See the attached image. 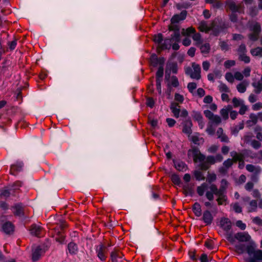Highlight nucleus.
<instances>
[{
	"label": "nucleus",
	"mask_w": 262,
	"mask_h": 262,
	"mask_svg": "<svg viewBox=\"0 0 262 262\" xmlns=\"http://www.w3.org/2000/svg\"><path fill=\"white\" fill-rule=\"evenodd\" d=\"M30 231L31 234L38 236L41 234L42 229L40 226L33 225L31 226Z\"/></svg>",
	"instance_id": "13"
},
{
	"label": "nucleus",
	"mask_w": 262,
	"mask_h": 262,
	"mask_svg": "<svg viewBox=\"0 0 262 262\" xmlns=\"http://www.w3.org/2000/svg\"><path fill=\"white\" fill-rule=\"evenodd\" d=\"M68 250L70 254L75 255L78 252V248L75 243L71 242L68 245Z\"/></svg>",
	"instance_id": "17"
},
{
	"label": "nucleus",
	"mask_w": 262,
	"mask_h": 262,
	"mask_svg": "<svg viewBox=\"0 0 262 262\" xmlns=\"http://www.w3.org/2000/svg\"><path fill=\"white\" fill-rule=\"evenodd\" d=\"M195 32V30L194 28L190 27L187 29H182L181 34L182 35L185 36H190L191 34H193Z\"/></svg>",
	"instance_id": "28"
},
{
	"label": "nucleus",
	"mask_w": 262,
	"mask_h": 262,
	"mask_svg": "<svg viewBox=\"0 0 262 262\" xmlns=\"http://www.w3.org/2000/svg\"><path fill=\"white\" fill-rule=\"evenodd\" d=\"M252 257L249 258L247 262H257L256 260H262V251L260 250H257L252 255Z\"/></svg>",
	"instance_id": "12"
},
{
	"label": "nucleus",
	"mask_w": 262,
	"mask_h": 262,
	"mask_svg": "<svg viewBox=\"0 0 262 262\" xmlns=\"http://www.w3.org/2000/svg\"><path fill=\"white\" fill-rule=\"evenodd\" d=\"M234 237L241 242H247L250 238V235L245 232L237 233L235 235Z\"/></svg>",
	"instance_id": "14"
},
{
	"label": "nucleus",
	"mask_w": 262,
	"mask_h": 262,
	"mask_svg": "<svg viewBox=\"0 0 262 262\" xmlns=\"http://www.w3.org/2000/svg\"><path fill=\"white\" fill-rule=\"evenodd\" d=\"M253 86L255 88V92L256 94H259L262 91V83L261 82H258L256 83H253Z\"/></svg>",
	"instance_id": "44"
},
{
	"label": "nucleus",
	"mask_w": 262,
	"mask_h": 262,
	"mask_svg": "<svg viewBox=\"0 0 262 262\" xmlns=\"http://www.w3.org/2000/svg\"><path fill=\"white\" fill-rule=\"evenodd\" d=\"M170 82L171 85L174 88H177L179 85L178 79L175 76H173L171 77Z\"/></svg>",
	"instance_id": "53"
},
{
	"label": "nucleus",
	"mask_w": 262,
	"mask_h": 262,
	"mask_svg": "<svg viewBox=\"0 0 262 262\" xmlns=\"http://www.w3.org/2000/svg\"><path fill=\"white\" fill-rule=\"evenodd\" d=\"M230 155L232 157L233 162L235 163L237 161L241 162L244 159V155L241 153H238L235 151L230 152Z\"/></svg>",
	"instance_id": "19"
},
{
	"label": "nucleus",
	"mask_w": 262,
	"mask_h": 262,
	"mask_svg": "<svg viewBox=\"0 0 262 262\" xmlns=\"http://www.w3.org/2000/svg\"><path fill=\"white\" fill-rule=\"evenodd\" d=\"M171 42L172 41L169 38L165 39L163 42L159 46V51L158 52H160L161 50L170 49Z\"/></svg>",
	"instance_id": "21"
},
{
	"label": "nucleus",
	"mask_w": 262,
	"mask_h": 262,
	"mask_svg": "<svg viewBox=\"0 0 262 262\" xmlns=\"http://www.w3.org/2000/svg\"><path fill=\"white\" fill-rule=\"evenodd\" d=\"M184 193L186 195H192L193 191L192 188L188 185L184 186L183 187Z\"/></svg>",
	"instance_id": "50"
},
{
	"label": "nucleus",
	"mask_w": 262,
	"mask_h": 262,
	"mask_svg": "<svg viewBox=\"0 0 262 262\" xmlns=\"http://www.w3.org/2000/svg\"><path fill=\"white\" fill-rule=\"evenodd\" d=\"M148 123L154 129L157 128L158 123V120L154 119L151 116L148 117Z\"/></svg>",
	"instance_id": "41"
},
{
	"label": "nucleus",
	"mask_w": 262,
	"mask_h": 262,
	"mask_svg": "<svg viewBox=\"0 0 262 262\" xmlns=\"http://www.w3.org/2000/svg\"><path fill=\"white\" fill-rule=\"evenodd\" d=\"M232 108V107L231 105L225 106L221 110L220 114L221 115H228L230 113V115H232L231 112Z\"/></svg>",
	"instance_id": "38"
},
{
	"label": "nucleus",
	"mask_w": 262,
	"mask_h": 262,
	"mask_svg": "<svg viewBox=\"0 0 262 262\" xmlns=\"http://www.w3.org/2000/svg\"><path fill=\"white\" fill-rule=\"evenodd\" d=\"M251 53L253 56H262V48L260 47H257L255 49H253L251 50Z\"/></svg>",
	"instance_id": "36"
},
{
	"label": "nucleus",
	"mask_w": 262,
	"mask_h": 262,
	"mask_svg": "<svg viewBox=\"0 0 262 262\" xmlns=\"http://www.w3.org/2000/svg\"><path fill=\"white\" fill-rule=\"evenodd\" d=\"M220 226L224 231L228 232L231 228V222L229 219L223 217L220 220Z\"/></svg>",
	"instance_id": "8"
},
{
	"label": "nucleus",
	"mask_w": 262,
	"mask_h": 262,
	"mask_svg": "<svg viewBox=\"0 0 262 262\" xmlns=\"http://www.w3.org/2000/svg\"><path fill=\"white\" fill-rule=\"evenodd\" d=\"M215 163V159L213 156H208L206 159L205 161L200 165V167L202 170H207L209 167L210 165L213 164Z\"/></svg>",
	"instance_id": "9"
},
{
	"label": "nucleus",
	"mask_w": 262,
	"mask_h": 262,
	"mask_svg": "<svg viewBox=\"0 0 262 262\" xmlns=\"http://www.w3.org/2000/svg\"><path fill=\"white\" fill-rule=\"evenodd\" d=\"M163 35L161 33H159L154 36V41L156 43L158 44L157 50L159 51V47L162 44L163 41Z\"/></svg>",
	"instance_id": "32"
},
{
	"label": "nucleus",
	"mask_w": 262,
	"mask_h": 262,
	"mask_svg": "<svg viewBox=\"0 0 262 262\" xmlns=\"http://www.w3.org/2000/svg\"><path fill=\"white\" fill-rule=\"evenodd\" d=\"M231 206L236 213H241L242 211V207L237 203L232 204Z\"/></svg>",
	"instance_id": "57"
},
{
	"label": "nucleus",
	"mask_w": 262,
	"mask_h": 262,
	"mask_svg": "<svg viewBox=\"0 0 262 262\" xmlns=\"http://www.w3.org/2000/svg\"><path fill=\"white\" fill-rule=\"evenodd\" d=\"M235 64V61L233 60H228L224 62V66L227 69H229Z\"/></svg>",
	"instance_id": "56"
},
{
	"label": "nucleus",
	"mask_w": 262,
	"mask_h": 262,
	"mask_svg": "<svg viewBox=\"0 0 262 262\" xmlns=\"http://www.w3.org/2000/svg\"><path fill=\"white\" fill-rule=\"evenodd\" d=\"M187 12L186 10L182 11L180 14L174 15L171 18V23L178 24L179 21L184 20L187 16Z\"/></svg>",
	"instance_id": "10"
},
{
	"label": "nucleus",
	"mask_w": 262,
	"mask_h": 262,
	"mask_svg": "<svg viewBox=\"0 0 262 262\" xmlns=\"http://www.w3.org/2000/svg\"><path fill=\"white\" fill-rule=\"evenodd\" d=\"M233 163L234 162L233 161V160L231 159H228L224 161V162L223 163V165L226 169H228L232 165Z\"/></svg>",
	"instance_id": "59"
},
{
	"label": "nucleus",
	"mask_w": 262,
	"mask_h": 262,
	"mask_svg": "<svg viewBox=\"0 0 262 262\" xmlns=\"http://www.w3.org/2000/svg\"><path fill=\"white\" fill-rule=\"evenodd\" d=\"M175 168L179 171H185L186 169V164L182 161H176L174 162Z\"/></svg>",
	"instance_id": "31"
},
{
	"label": "nucleus",
	"mask_w": 262,
	"mask_h": 262,
	"mask_svg": "<svg viewBox=\"0 0 262 262\" xmlns=\"http://www.w3.org/2000/svg\"><path fill=\"white\" fill-rule=\"evenodd\" d=\"M174 100L176 101L181 103L184 101V97L183 95H182L179 93H176L174 94Z\"/></svg>",
	"instance_id": "64"
},
{
	"label": "nucleus",
	"mask_w": 262,
	"mask_h": 262,
	"mask_svg": "<svg viewBox=\"0 0 262 262\" xmlns=\"http://www.w3.org/2000/svg\"><path fill=\"white\" fill-rule=\"evenodd\" d=\"M194 175L196 180L201 181L205 179V177H204L202 172L199 170L195 171Z\"/></svg>",
	"instance_id": "48"
},
{
	"label": "nucleus",
	"mask_w": 262,
	"mask_h": 262,
	"mask_svg": "<svg viewBox=\"0 0 262 262\" xmlns=\"http://www.w3.org/2000/svg\"><path fill=\"white\" fill-rule=\"evenodd\" d=\"M192 210L196 216H200L202 215L201 207L199 203L196 202L193 204Z\"/></svg>",
	"instance_id": "25"
},
{
	"label": "nucleus",
	"mask_w": 262,
	"mask_h": 262,
	"mask_svg": "<svg viewBox=\"0 0 262 262\" xmlns=\"http://www.w3.org/2000/svg\"><path fill=\"white\" fill-rule=\"evenodd\" d=\"M216 201L219 205H226L228 203L227 197L226 195L220 196L217 198Z\"/></svg>",
	"instance_id": "35"
},
{
	"label": "nucleus",
	"mask_w": 262,
	"mask_h": 262,
	"mask_svg": "<svg viewBox=\"0 0 262 262\" xmlns=\"http://www.w3.org/2000/svg\"><path fill=\"white\" fill-rule=\"evenodd\" d=\"M205 246L209 250H213L214 248L213 242L211 240H207L205 242Z\"/></svg>",
	"instance_id": "62"
},
{
	"label": "nucleus",
	"mask_w": 262,
	"mask_h": 262,
	"mask_svg": "<svg viewBox=\"0 0 262 262\" xmlns=\"http://www.w3.org/2000/svg\"><path fill=\"white\" fill-rule=\"evenodd\" d=\"M46 249L41 246H38L32 251V259L33 261L38 260L40 258L45 254Z\"/></svg>",
	"instance_id": "3"
},
{
	"label": "nucleus",
	"mask_w": 262,
	"mask_h": 262,
	"mask_svg": "<svg viewBox=\"0 0 262 262\" xmlns=\"http://www.w3.org/2000/svg\"><path fill=\"white\" fill-rule=\"evenodd\" d=\"M196 84L195 82H189L187 85V88L190 93H192L196 88Z\"/></svg>",
	"instance_id": "63"
},
{
	"label": "nucleus",
	"mask_w": 262,
	"mask_h": 262,
	"mask_svg": "<svg viewBox=\"0 0 262 262\" xmlns=\"http://www.w3.org/2000/svg\"><path fill=\"white\" fill-rule=\"evenodd\" d=\"M216 135L217 136L218 138L220 139L222 142H228V138L227 137V136L223 134V130L222 128H220L218 129L216 132Z\"/></svg>",
	"instance_id": "27"
},
{
	"label": "nucleus",
	"mask_w": 262,
	"mask_h": 262,
	"mask_svg": "<svg viewBox=\"0 0 262 262\" xmlns=\"http://www.w3.org/2000/svg\"><path fill=\"white\" fill-rule=\"evenodd\" d=\"M208 189V185L206 183H203L201 185L198 186L196 189L198 194L200 196L204 195L205 192Z\"/></svg>",
	"instance_id": "22"
},
{
	"label": "nucleus",
	"mask_w": 262,
	"mask_h": 262,
	"mask_svg": "<svg viewBox=\"0 0 262 262\" xmlns=\"http://www.w3.org/2000/svg\"><path fill=\"white\" fill-rule=\"evenodd\" d=\"M198 29L201 32H208L212 29L211 27L208 26L205 21H202L200 23Z\"/></svg>",
	"instance_id": "26"
},
{
	"label": "nucleus",
	"mask_w": 262,
	"mask_h": 262,
	"mask_svg": "<svg viewBox=\"0 0 262 262\" xmlns=\"http://www.w3.org/2000/svg\"><path fill=\"white\" fill-rule=\"evenodd\" d=\"M13 212L15 215L21 216L24 214L23 208L21 204H17L12 207Z\"/></svg>",
	"instance_id": "18"
},
{
	"label": "nucleus",
	"mask_w": 262,
	"mask_h": 262,
	"mask_svg": "<svg viewBox=\"0 0 262 262\" xmlns=\"http://www.w3.org/2000/svg\"><path fill=\"white\" fill-rule=\"evenodd\" d=\"M96 252L98 257L101 260L104 261L105 260L106 258L107 249L105 246L103 245H99L97 248Z\"/></svg>",
	"instance_id": "7"
},
{
	"label": "nucleus",
	"mask_w": 262,
	"mask_h": 262,
	"mask_svg": "<svg viewBox=\"0 0 262 262\" xmlns=\"http://www.w3.org/2000/svg\"><path fill=\"white\" fill-rule=\"evenodd\" d=\"M249 29L250 31L252 32V33L248 35V37L250 40L252 41L257 40L259 37V33L261 30L260 24L257 22L253 23L250 26Z\"/></svg>",
	"instance_id": "2"
},
{
	"label": "nucleus",
	"mask_w": 262,
	"mask_h": 262,
	"mask_svg": "<svg viewBox=\"0 0 262 262\" xmlns=\"http://www.w3.org/2000/svg\"><path fill=\"white\" fill-rule=\"evenodd\" d=\"M246 251L250 256H252L254 253L255 252V250L254 247L252 245H248L246 248Z\"/></svg>",
	"instance_id": "54"
},
{
	"label": "nucleus",
	"mask_w": 262,
	"mask_h": 262,
	"mask_svg": "<svg viewBox=\"0 0 262 262\" xmlns=\"http://www.w3.org/2000/svg\"><path fill=\"white\" fill-rule=\"evenodd\" d=\"M262 129L260 127H256L255 128V132L256 133V138L259 140L262 141Z\"/></svg>",
	"instance_id": "47"
},
{
	"label": "nucleus",
	"mask_w": 262,
	"mask_h": 262,
	"mask_svg": "<svg viewBox=\"0 0 262 262\" xmlns=\"http://www.w3.org/2000/svg\"><path fill=\"white\" fill-rule=\"evenodd\" d=\"M209 190L214 192V194H215L217 198H219L221 196L225 195L224 194V191L221 189H218L216 186L214 184H211L209 186Z\"/></svg>",
	"instance_id": "20"
},
{
	"label": "nucleus",
	"mask_w": 262,
	"mask_h": 262,
	"mask_svg": "<svg viewBox=\"0 0 262 262\" xmlns=\"http://www.w3.org/2000/svg\"><path fill=\"white\" fill-rule=\"evenodd\" d=\"M221 49L223 51H227L229 50V46L228 43L224 41H221L219 43Z\"/></svg>",
	"instance_id": "58"
},
{
	"label": "nucleus",
	"mask_w": 262,
	"mask_h": 262,
	"mask_svg": "<svg viewBox=\"0 0 262 262\" xmlns=\"http://www.w3.org/2000/svg\"><path fill=\"white\" fill-rule=\"evenodd\" d=\"M24 164L21 161H17L15 163L11 165L10 173L13 175H16L23 169Z\"/></svg>",
	"instance_id": "6"
},
{
	"label": "nucleus",
	"mask_w": 262,
	"mask_h": 262,
	"mask_svg": "<svg viewBox=\"0 0 262 262\" xmlns=\"http://www.w3.org/2000/svg\"><path fill=\"white\" fill-rule=\"evenodd\" d=\"M209 119L213 123L217 124L221 122V119L219 116H208Z\"/></svg>",
	"instance_id": "43"
},
{
	"label": "nucleus",
	"mask_w": 262,
	"mask_h": 262,
	"mask_svg": "<svg viewBox=\"0 0 262 262\" xmlns=\"http://www.w3.org/2000/svg\"><path fill=\"white\" fill-rule=\"evenodd\" d=\"M192 39L193 40L196 41V45L198 46H199L202 42L201 36L200 33L195 32L193 33L192 35Z\"/></svg>",
	"instance_id": "37"
},
{
	"label": "nucleus",
	"mask_w": 262,
	"mask_h": 262,
	"mask_svg": "<svg viewBox=\"0 0 262 262\" xmlns=\"http://www.w3.org/2000/svg\"><path fill=\"white\" fill-rule=\"evenodd\" d=\"M243 101L239 100L236 97L233 98L232 99V103L234 106L235 107L240 106L243 103Z\"/></svg>",
	"instance_id": "55"
},
{
	"label": "nucleus",
	"mask_w": 262,
	"mask_h": 262,
	"mask_svg": "<svg viewBox=\"0 0 262 262\" xmlns=\"http://www.w3.org/2000/svg\"><path fill=\"white\" fill-rule=\"evenodd\" d=\"M169 39L172 42H180L181 39L180 31L174 32L173 34L171 35V37Z\"/></svg>",
	"instance_id": "33"
},
{
	"label": "nucleus",
	"mask_w": 262,
	"mask_h": 262,
	"mask_svg": "<svg viewBox=\"0 0 262 262\" xmlns=\"http://www.w3.org/2000/svg\"><path fill=\"white\" fill-rule=\"evenodd\" d=\"M185 74L192 79L199 80L201 78L200 66L195 62L192 63V68L187 67L185 69Z\"/></svg>",
	"instance_id": "1"
},
{
	"label": "nucleus",
	"mask_w": 262,
	"mask_h": 262,
	"mask_svg": "<svg viewBox=\"0 0 262 262\" xmlns=\"http://www.w3.org/2000/svg\"><path fill=\"white\" fill-rule=\"evenodd\" d=\"M122 253L117 250H115L111 253V256L113 262H118L117 259L118 258H121L122 257Z\"/></svg>",
	"instance_id": "24"
},
{
	"label": "nucleus",
	"mask_w": 262,
	"mask_h": 262,
	"mask_svg": "<svg viewBox=\"0 0 262 262\" xmlns=\"http://www.w3.org/2000/svg\"><path fill=\"white\" fill-rule=\"evenodd\" d=\"M251 145L255 149H257L261 146V143L255 140H253L251 142Z\"/></svg>",
	"instance_id": "61"
},
{
	"label": "nucleus",
	"mask_w": 262,
	"mask_h": 262,
	"mask_svg": "<svg viewBox=\"0 0 262 262\" xmlns=\"http://www.w3.org/2000/svg\"><path fill=\"white\" fill-rule=\"evenodd\" d=\"M164 61V58H158L157 56L155 54L152 55L150 57L151 64L156 67L158 64H161Z\"/></svg>",
	"instance_id": "15"
},
{
	"label": "nucleus",
	"mask_w": 262,
	"mask_h": 262,
	"mask_svg": "<svg viewBox=\"0 0 262 262\" xmlns=\"http://www.w3.org/2000/svg\"><path fill=\"white\" fill-rule=\"evenodd\" d=\"M192 141L195 144L200 145L204 142L203 138L198 134L194 135L191 137Z\"/></svg>",
	"instance_id": "30"
},
{
	"label": "nucleus",
	"mask_w": 262,
	"mask_h": 262,
	"mask_svg": "<svg viewBox=\"0 0 262 262\" xmlns=\"http://www.w3.org/2000/svg\"><path fill=\"white\" fill-rule=\"evenodd\" d=\"M193 159L194 162H200V165L205 161V156L201 154L200 151L197 148H194L192 150Z\"/></svg>",
	"instance_id": "4"
},
{
	"label": "nucleus",
	"mask_w": 262,
	"mask_h": 262,
	"mask_svg": "<svg viewBox=\"0 0 262 262\" xmlns=\"http://www.w3.org/2000/svg\"><path fill=\"white\" fill-rule=\"evenodd\" d=\"M2 229L6 233L10 234L13 231L14 227L11 223L7 222L3 225Z\"/></svg>",
	"instance_id": "16"
},
{
	"label": "nucleus",
	"mask_w": 262,
	"mask_h": 262,
	"mask_svg": "<svg viewBox=\"0 0 262 262\" xmlns=\"http://www.w3.org/2000/svg\"><path fill=\"white\" fill-rule=\"evenodd\" d=\"M246 169L251 172H255L256 173H258L260 172L261 169L259 166H255L252 164H248L246 165Z\"/></svg>",
	"instance_id": "29"
},
{
	"label": "nucleus",
	"mask_w": 262,
	"mask_h": 262,
	"mask_svg": "<svg viewBox=\"0 0 262 262\" xmlns=\"http://www.w3.org/2000/svg\"><path fill=\"white\" fill-rule=\"evenodd\" d=\"M239 59L246 63H248L250 61V57L247 56L246 54L239 56Z\"/></svg>",
	"instance_id": "60"
},
{
	"label": "nucleus",
	"mask_w": 262,
	"mask_h": 262,
	"mask_svg": "<svg viewBox=\"0 0 262 262\" xmlns=\"http://www.w3.org/2000/svg\"><path fill=\"white\" fill-rule=\"evenodd\" d=\"M169 31H173V32L176 31H180V26L177 23H171L168 26Z\"/></svg>",
	"instance_id": "42"
},
{
	"label": "nucleus",
	"mask_w": 262,
	"mask_h": 262,
	"mask_svg": "<svg viewBox=\"0 0 262 262\" xmlns=\"http://www.w3.org/2000/svg\"><path fill=\"white\" fill-rule=\"evenodd\" d=\"M237 52L239 56L246 54V53L247 52V50L245 44H241L239 46V48L237 49Z\"/></svg>",
	"instance_id": "46"
},
{
	"label": "nucleus",
	"mask_w": 262,
	"mask_h": 262,
	"mask_svg": "<svg viewBox=\"0 0 262 262\" xmlns=\"http://www.w3.org/2000/svg\"><path fill=\"white\" fill-rule=\"evenodd\" d=\"M171 180L172 182L176 185H179L181 182L180 179L178 175L173 174L171 176Z\"/></svg>",
	"instance_id": "49"
},
{
	"label": "nucleus",
	"mask_w": 262,
	"mask_h": 262,
	"mask_svg": "<svg viewBox=\"0 0 262 262\" xmlns=\"http://www.w3.org/2000/svg\"><path fill=\"white\" fill-rule=\"evenodd\" d=\"M164 69L162 66L160 67L156 73V79H161L163 76Z\"/></svg>",
	"instance_id": "52"
},
{
	"label": "nucleus",
	"mask_w": 262,
	"mask_h": 262,
	"mask_svg": "<svg viewBox=\"0 0 262 262\" xmlns=\"http://www.w3.org/2000/svg\"><path fill=\"white\" fill-rule=\"evenodd\" d=\"M225 79L230 83H232L234 82V77L230 72H227L225 75Z\"/></svg>",
	"instance_id": "51"
},
{
	"label": "nucleus",
	"mask_w": 262,
	"mask_h": 262,
	"mask_svg": "<svg viewBox=\"0 0 262 262\" xmlns=\"http://www.w3.org/2000/svg\"><path fill=\"white\" fill-rule=\"evenodd\" d=\"M179 104L176 102H172L170 105V110L174 115H179L181 108Z\"/></svg>",
	"instance_id": "23"
},
{
	"label": "nucleus",
	"mask_w": 262,
	"mask_h": 262,
	"mask_svg": "<svg viewBox=\"0 0 262 262\" xmlns=\"http://www.w3.org/2000/svg\"><path fill=\"white\" fill-rule=\"evenodd\" d=\"M201 52L203 54H208L210 50V46L208 43H205L200 46Z\"/></svg>",
	"instance_id": "34"
},
{
	"label": "nucleus",
	"mask_w": 262,
	"mask_h": 262,
	"mask_svg": "<svg viewBox=\"0 0 262 262\" xmlns=\"http://www.w3.org/2000/svg\"><path fill=\"white\" fill-rule=\"evenodd\" d=\"M257 206V201L252 200L249 203V212L255 211L256 210Z\"/></svg>",
	"instance_id": "39"
},
{
	"label": "nucleus",
	"mask_w": 262,
	"mask_h": 262,
	"mask_svg": "<svg viewBox=\"0 0 262 262\" xmlns=\"http://www.w3.org/2000/svg\"><path fill=\"white\" fill-rule=\"evenodd\" d=\"M227 5L232 12H241L243 11L242 4H236L232 0H227Z\"/></svg>",
	"instance_id": "5"
},
{
	"label": "nucleus",
	"mask_w": 262,
	"mask_h": 262,
	"mask_svg": "<svg viewBox=\"0 0 262 262\" xmlns=\"http://www.w3.org/2000/svg\"><path fill=\"white\" fill-rule=\"evenodd\" d=\"M202 220L206 225H210L213 220L211 212L208 210L205 211L203 214Z\"/></svg>",
	"instance_id": "11"
},
{
	"label": "nucleus",
	"mask_w": 262,
	"mask_h": 262,
	"mask_svg": "<svg viewBox=\"0 0 262 262\" xmlns=\"http://www.w3.org/2000/svg\"><path fill=\"white\" fill-rule=\"evenodd\" d=\"M236 88L238 92L243 93L246 91V85L244 82H241L237 85Z\"/></svg>",
	"instance_id": "45"
},
{
	"label": "nucleus",
	"mask_w": 262,
	"mask_h": 262,
	"mask_svg": "<svg viewBox=\"0 0 262 262\" xmlns=\"http://www.w3.org/2000/svg\"><path fill=\"white\" fill-rule=\"evenodd\" d=\"M219 90L221 92L228 93L230 92L229 88L224 83L221 82L218 86Z\"/></svg>",
	"instance_id": "40"
}]
</instances>
